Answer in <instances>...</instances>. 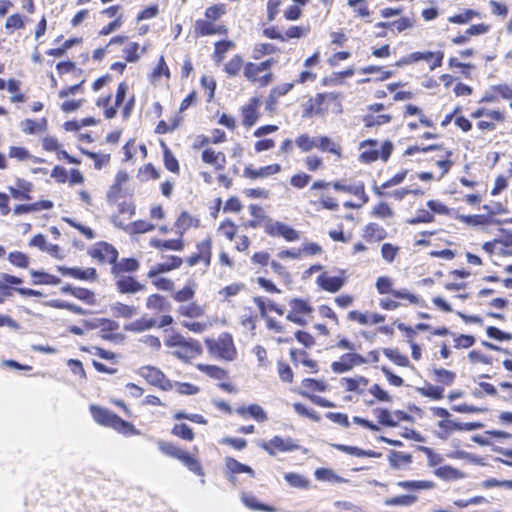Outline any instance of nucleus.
I'll list each match as a JSON object with an SVG mask.
<instances>
[{"instance_id":"864d4df0","label":"nucleus","mask_w":512,"mask_h":512,"mask_svg":"<svg viewBox=\"0 0 512 512\" xmlns=\"http://www.w3.org/2000/svg\"><path fill=\"white\" fill-rule=\"evenodd\" d=\"M162 75H165L167 78L170 76L169 68L163 56L160 57L157 66L151 74V81L155 83Z\"/></svg>"},{"instance_id":"5fc2aeb1","label":"nucleus","mask_w":512,"mask_h":512,"mask_svg":"<svg viewBox=\"0 0 512 512\" xmlns=\"http://www.w3.org/2000/svg\"><path fill=\"white\" fill-rule=\"evenodd\" d=\"M218 231L229 241H232L236 235L237 227L232 221L225 220L220 223Z\"/></svg>"},{"instance_id":"4d7b16f0","label":"nucleus","mask_w":512,"mask_h":512,"mask_svg":"<svg viewBox=\"0 0 512 512\" xmlns=\"http://www.w3.org/2000/svg\"><path fill=\"white\" fill-rule=\"evenodd\" d=\"M399 252V247L390 243H384L381 247L382 258L387 263H392Z\"/></svg>"},{"instance_id":"13d9d810","label":"nucleus","mask_w":512,"mask_h":512,"mask_svg":"<svg viewBox=\"0 0 512 512\" xmlns=\"http://www.w3.org/2000/svg\"><path fill=\"white\" fill-rule=\"evenodd\" d=\"M479 13L475 10H466L462 14L454 15L449 17V22L455 23V24H465L471 21L474 17H478Z\"/></svg>"},{"instance_id":"412c9836","label":"nucleus","mask_w":512,"mask_h":512,"mask_svg":"<svg viewBox=\"0 0 512 512\" xmlns=\"http://www.w3.org/2000/svg\"><path fill=\"white\" fill-rule=\"evenodd\" d=\"M203 162L214 166L215 169H223L226 164V157L222 152H216L211 148H206L202 152Z\"/></svg>"},{"instance_id":"f257e3e1","label":"nucleus","mask_w":512,"mask_h":512,"mask_svg":"<svg viewBox=\"0 0 512 512\" xmlns=\"http://www.w3.org/2000/svg\"><path fill=\"white\" fill-rule=\"evenodd\" d=\"M90 411L94 420L103 426L111 427L124 434H140V431L137 430L134 427V425L127 421H124L118 415L105 408L96 405H91Z\"/></svg>"},{"instance_id":"f8f14e48","label":"nucleus","mask_w":512,"mask_h":512,"mask_svg":"<svg viewBox=\"0 0 512 512\" xmlns=\"http://www.w3.org/2000/svg\"><path fill=\"white\" fill-rule=\"evenodd\" d=\"M91 255L100 262L114 264L117 260L118 252L111 244L101 242L95 246Z\"/></svg>"},{"instance_id":"3c124183","label":"nucleus","mask_w":512,"mask_h":512,"mask_svg":"<svg viewBox=\"0 0 512 512\" xmlns=\"http://www.w3.org/2000/svg\"><path fill=\"white\" fill-rule=\"evenodd\" d=\"M384 355L399 366H408L409 360L406 356L400 354L397 349H384Z\"/></svg>"},{"instance_id":"09e8293b","label":"nucleus","mask_w":512,"mask_h":512,"mask_svg":"<svg viewBox=\"0 0 512 512\" xmlns=\"http://www.w3.org/2000/svg\"><path fill=\"white\" fill-rule=\"evenodd\" d=\"M115 315L124 317V318H132L134 315L137 314V310L134 306L126 305L120 302H117L112 307Z\"/></svg>"},{"instance_id":"603ef678","label":"nucleus","mask_w":512,"mask_h":512,"mask_svg":"<svg viewBox=\"0 0 512 512\" xmlns=\"http://www.w3.org/2000/svg\"><path fill=\"white\" fill-rule=\"evenodd\" d=\"M284 478L291 486L296 488H307L309 485V481L297 473H286Z\"/></svg>"},{"instance_id":"c9c22d12","label":"nucleus","mask_w":512,"mask_h":512,"mask_svg":"<svg viewBox=\"0 0 512 512\" xmlns=\"http://www.w3.org/2000/svg\"><path fill=\"white\" fill-rule=\"evenodd\" d=\"M34 246L47 251L50 255L56 258L60 259L63 257L60 248L54 244H47L45 238L42 235L34 236Z\"/></svg>"},{"instance_id":"393cba45","label":"nucleus","mask_w":512,"mask_h":512,"mask_svg":"<svg viewBox=\"0 0 512 512\" xmlns=\"http://www.w3.org/2000/svg\"><path fill=\"white\" fill-rule=\"evenodd\" d=\"M150 245L154 248L161 250V251H163V250L181 251L184 246L181 238L171 239V240H161V239L153 238L150 240Z\"/></svg>"},{"instance_id":"a878e982","label":"nucleus","mask_w":512,"mask_h":512,"mask_svg":"<svg viewBox=\"0 0 512 512\" xmlns=\"http://www.w3.org/2000/svg\"><path fill=\"white\" fill-rule=\"evenodd\" d=\"M386 230L377 223H369L364 229V237L368 241L379 242L386 238Z\"/></svg>"},{"instance_id":"774afa93","label":"nucleus","mask_w":512,"mask_h":512,"mask_svg":"<svg viewBox=\"0 0 512 512\" xmlns=\"http://www.w3.org/2000/svg\"><path fill=\"white\" fill-rule=\"evenodd\" d=\"M8 258H9V261L17 267L23 268V267H27L29 264L28 257L25 254L18 252V251L11 252L9 254Z\"/></svg>"},{"instance_id":"f03ea898","label":"nucleus","mask_w":512,"mask_h":512,"mask_svg":"<svg viewBox=\"0 0 512 512\" xmlns=\"http://www.w3.org/2000/svg\"><path fill=\"white\" fill-rule=\"evenodd\" d=\"M276 63L273 58L267 59L260 63L248 62L244 65V77L251 83L266 87L274 79L271 67Z\"/></svg>"},{"instance_id":"f3484780","label":"nucleus","mask_w":512,"mask_h":512,"mask_svg":"<svg viewBox=\"0 0 512 512\" xmlns=\"http://www.w3.org/2000/svg\"><path fill=\"white\" fill-rule=\"evenodd\" d=\"M281 166L279 164H271L268 166L260 167L259 169H253L250 166L244 168L243 174L245 177L250 179L266 178L268 176L279 173Z\"/></svg>"},{"instance_id":"69168bd1","label":"nucleus","mask_w":512,"mask_h":512,"mask_svg":"<svg viewBox=\"0 0 512 512\" xmlns=\"http://www.w3.org/2000/svg\"><path fill=\"white\" fill-rule=\"evenodd\" d=\"M198 368L215 379H223L225 371L214 365H198Z\"/></svg>"},{"instance_id":"8fccbe9b","label":"nucleus","mask_w":512,"mask_h":512,"mask_svg":"<svg viewBox=\"0 0 512 512\" xmlns=\"http://www.w3.org/2000/svg\"><path fill=\"white\" fill-rule=\"evenodd\" d=\"M157 322L154 319H141L131 323L127 329L133 332H142L156 327Z\"/></svg>"},{"instance_id":"6e6d98bb","label":"nucleus","mask_w":512,"mask_h":512,"mask_svg":"<svg viewBox=\"0 0 512 512\" xmlns=\"http://www.w3.org/2000/svg\"><path fill=\"white\" fill-rule=\"evenodd\" d=\"M371 214L374 217L385 219L394 215L393 210L385 202H381L373 207Z\"/></svg>"},{"instance_id":"9d476101","label":"nucleus","mask_w":512,"mask_h":512,"mask_svg":"<svg viewBox=\"0 0 512 512\" xmlns=\"http://www.w3.org/2000/svg\"><path fill=\"white\" fill-rule=\"evenodd\" d=\"M23 282V280L19 277L12 276L9 274H4L2 276V279L0 280V295L3 296H11L13 290L19 292L22 295L25 296H31L32 295V289H22L14 287L16 285H19Z\"/></svg>"},{"instance_id":"b1692460","label":"nucleus","mask_w":512,"mask_h":512,"mask_svg":"<svg viewBox=\"0 0 512 512\" xmlns=\"http://www.w3.org/2000/svg\"><path fill=\"white\" fill-rule=\"evenodd\" d=\"M139 268V263L134 258H123L115 262L112 267L114 276L123 275L124 272H134Z\"/></svg>"},{"instance_id":"1a4fd4ad","label":"nucleus","mask_w":512,"mask_h":512,"mask_svg":"<svg viewBox=\"0 0 512 512\" xmlns=\"http://www.w3.org/2000/svg\"><path fill=\"white\" fill-rule=\"evenodd\" d=\"M366 363V359L356 353H347L340 357L338 361L332 363L331 368L335 373H344L353 367Z\"/></svg>"},{"instance_id":"4468645a","label":"nucleus","mask_w":512,"mask_h":512,"mask_svg":"<svg viewBox=\"0 0 512 512\" xmlns=\"http://www.w3.org/2000/svg\"><path fill=\"white\" fill-rule=\"evenodd\" d=\"M202 352L201 344L193 339H186L181 347L175 350L174 354L183 360H189L200 355Z\"/></svg>"},{"instance_id":"bf43d9fd","label":"nucleus","mask_w":512,"mask_h":512,"mask_svg":"<svg viewBox=\"0 0 512 512\" xmlns=\"http://www.w3.org/2000/svg\"><path fill=\"white\" fill-rule=\"evenodd\" d=\"M397 486L408 490L430 489L433 484L428 481H400Z\"/></svg>"},{"instance_id":"a18cd8bd","label":"nucleus","mask_w":512,"mask_h":512,"mask_svg":"<svg viewBox=\"0 0 512 512\" xmlns=\"http://www.w3.org/2000/svg\"><path fill=\"white\" fill-rule=\"evenodd\" d=\"M276 50V47L270 43H258L253 48L252 57L258 60L265 55L274 53Z\"/></svg>"},{"instance_id":"72a5a7b5","label":"nucleus","mask_w":512,"mask_h":512,"mask_svg":"<svg viewBox=\"0 0 512 512\" xmlns=\"http://www.w3.org/2000/svg\"><path fill=\"white\" fill-rule=\"evenodd\" d=\"M376 413H377V418H378L379 423H381L385 426H389V427L397 426V424L400 420V415H402V412L398 411L395 413V416H396V418H395L394 415L386 409L376 410Z\"/></svg>"},{"instance_id":"9b49d317","label":"nucleus","mask_w":512,"mask_h":512,"mask_svg":"<svg viewBox=\"0 0 512 512\" xmlns=\"http://www.w3.org/2000/svg\"><path fill=\"white\" fill-rule=\"evenodd\" d=\"M443 57H444V53L442 51L414 52V53L410 54L407 59L401 61L398 65H400L401 63L408 64L411 62H418V61L424 60L427 62H432L430 69L433 70L436 67H439L442 65Z\"/></svg>"},{"instance_id":"0e129e2a","label":"nucleus","mask_w":512,"mask_h":512,"mask_svg":"<svg viewBox=\"0 0 512 512\" xmlns=\"http://www.w3.org/2000/svg\"><path fill=\"white\" fill-rule=\"evenodd\" d=\"M8 156L18 161H27L30 158V153L26 148L11 146L9 148Z\"/></svg>"},{"instance_id":"20e7f679","label":"nucleus","mask_w":512,"mask_h":512,"mask_svg":"<svg viewBox=\"0 0 512 512\" xmlns=\"http://www.w3.org/2000/svg\"><path fill=\"white\" fill-rule=\"evenodd\" d=\"M206 344L212 354L222 359L232 361L236 356L233 339L228 334H222L217 341L206 340Z\"/></svg>"},{"instance_id":"c03bdc74","label":"nucleus","mask_w":512,"mask_h":512,"mask_svg":"<svg viewBox=\"0 0 512 512\" xmlns=\"http://www.w3.org/2000/svg\"><path fill=\"white\" fill-rule=\"evenodd\" d=\"M172 434L186 441H192L194 439L192 429L184 423L175 424L172 428Z\"/></svg>"},{"instance_id":"e433bc0d","label":"nucleus","mask_w":512,"mask_h":512,"mask_svg":"<svg viewBox=\"0 0 512 512\" xmlns=\"http://www.w3.org/2000/svg\"><path fill=\"white\" fill-rule=\"evenodd\" d=\"M241 500L244 503V505L251 510H259V511H265V512H274L275 511V509L273 507L258 503L257 499L250 494H245V493L242 494Z\"/></svg>"},{"instance_id":"a19ab883","label":"nucleus","mask_w":512,"mask_h":512,"mask_svg":"<svg viewBox=\"0 0 512 512\" xmlns=\"http://www.w3.org/2000/svg\"><path fill=\"white\" fill-rule=\"evenodd\" d=\"M394 281L388 276H381L376 280L375 286L379 294H392L395 291L393 289Z\"/></svg>"},{"instance_id":"2eb2a0df","label":"nucleus","mask_w":512,"mask_h":512,"mask_svg":"<svg viewBox=\"0 0 512 512\" xmlns=\"http://www.w3.org/2000/svg\"><path fill=\"white\" fill-rule=\"evenodd\" d=\"M116 286L121 293H137L145 289V286L131 276H115Z\"/></svg>"},{"instance_id":"338daca9","label":"nucleus","mask_w":512,"mask_h":512,"mask_svg":"<svg viewBox=\"0 0 512 512\" xmlns=\"http://www.w3.org/2000/svg\"><path fill=\"white\" fill-rule=\"evenodd\" d=\"M225 13L224 5H213L205 10V17L208 20L216 21Z\"/></svg>"},{"instance_id":"ea45409f","label":"nucleus","mask_w":512,"mask_h":512,"mask_svg":"<svg viewBox=\"0 0 512 512\" xmlns=\"http://www.w3.org/2000/svg\"><path fill=\"white\" fill-rule=\"evenodd\" d=\"M341 381L345 385L347 391L358 393H362V391L359 390V386H366L369 382L368 379L362 376H357L355 378H342Z\"/></svg>"},{"instance_id":"052dcab7","label":"nucleus","mask_w":512,"mask_h":512,"mask_svg":"<svg viewBox=\"0 0 512 512\" xmlns=\"http://www.w3.org/2000/svg\"><path fill=\"white\" fill-rule=\"evenodd\" d=\"M194 286L188 284L183 289L173 294V298L180 303L187 302L194 297Z\"/></svg>"},{"instance_id":"58836bf2","label":"nucleus","mask_w":512,"mask_h":512,"mask_svg":"<svg viewBox=\"0 0 512 512\" xmlns=\"http://www.w3.org/2000/svg\"><path fill=\"white\" fill-rule=\"evenodd\" d=\"M243 67V58L240 55H234L224 66L228 76H237Z\"/></svg>"},{"instance_id":"cd10ccee","label":"nucleus","mask_w":512,"mask_h":512,"mask_svg":"<svg viewBox=\"0 0 512 512\" xmlns=\"http://www.w3.org/2000/svg\"><path fill=\"white\" fill-rule=\"evenodd\" d=\"M114 223L116 226L123 228L125 231H127L130 234L145 233V232L151 231L155 228V226L153 224H151L145 220L135 221L126 226H123V224L121 222L118 223V222L114 221Z\"/></svg>"},{"instance_id":"79ce46f5","label":"nucleus","mask_w":512,"mask_h":512,"mask_svg":"<svg viewBox=\"0 0 512 512\" xmlns=\"http://www.w3.org/2000/svg\"><path fill=\"white\" fill-rule=\"evenodd\" d=\"M417 501V497L414 495H400L385 500L387 506H411Z\"/></svg>"},{"instance_id":"aec40b11","label":"nucleus","mask_w":512,"mask_h":512,"mask_svg":"<svg viewBox=\"0 0 512 512\" xmlns=\"http://www.w3.org/2000/svg\"><path fill=\"white\" fill-rule=\"evenodd\" d=\"M258 104L257 98H252L250 102L242 108L243 125L246 127L253 126L258 120Z\"/></svg>"},{"instance_id":"4c0bfd02","label":"nucleus","mask_w":512,"mask_h":512,"mask_svg":"<svg viewBox=\"0 0 512 512\" xmlns=\"http://www.w3.org/2000/svg\"><path fill=\"white\" fill-rule=\"evenodd\" d=\"M315 477L319 481L337 482L342 483L345 480L338 476L332 469L318 468L315 471Z\"/></svg>"},{"instance_id":"bb28decb","label":"nucleus","mask_w":512,"mask_h":512,"mask_svg":"<svg viewBox=\"0 0 512 512\" xmlns=\"http://www.w3.org/2000/svg\"><path fill=\"white\" fill-rule=\"evenodd\" d=\"M235 43L231 40L218 41L214 44L213 59L220 64L226 57V53L234 49Z\"/></svg>"},{"instance_id":"7c9ffc66","label":"nucleus","mask_w":512,"mask_h":512,"mask_svg":"<svg viewBox=\"0 0 512 512\" xmlns=\"http://www.w3.org/2000/svg\"><path fill=\"white\" fill-rule=\"evenodd\" d=\"M64 292L71 293L74 297L86 302L89 305L95 304V295L92 291L84 289V288H73L70 286H66L63 288Z\"/></svg>"},{"instance_id":"dca6fc26","label":"nucleus","mask_w":512,"mask_h":512,"mask_svg":"<svg viewBox=\"0 0 512 512\" xmlns=\"http://www.w3.org/2000/svg\"><path fill=\"white\" fill-rule=\"evenodd\" d=\"M58 270L64 276H69L80 280H96L97 278V273L94 268L82 269L78 267L68 268L64 266H59Z\"/></svg>"},{"instance_id":"a211bd4d","label":"nucleus","mask_w":512,"mask_h":512,"mask_svg":"<svg viewBox=\"0 0 512 512\" xmlns=\"http://www.w3.org/2000/svg\"><path fill=\"white\" fill-rule=\"evenodd\" d=\"M316 282L322 289L332 293L339 291L345 283L343 278L328 276L326 273L318 276Z\"/></svg>"},{"instance_id":"7ed1b4c3","label":"nucleus","mask_w":512,"mask_h":512,"mask_svg":"<svg viewBox=\"0 0 512 512\" xmlns=\"http://www.w3.org/2000/svg\"><path fill=\"white\" fill-rule=\"evenodd\" d=\"M157 446L163 454L178 459L193 473L197 475H204L199 461L172 442L160 440L157 442Z\"/></svg>"},{"instance_id":"0eeeda50","label":"nucleus","mask_w":512,"mask_h":512,"mask_svg":"<svg viewBox=\"0 0 512 512\" xmlns=\"http://www.w3.org/2000/svg\"><path fill=\"white\" fill-rule=\"evenodd\" d=\"M259 446L271 456H274L276 451L291 452L299 448L292 438H281L280 436H274L268 442L262 441Z\"/></svg>"},{"instance_id":"473e14b6","label":"nucleus","mask_w":512,"mask_h":512,"mask_svg":"<svg viewBox=\"0 0 512 512\" xmlns=\"http://www.w3.org/2000/svg\"><path fill=\"white\" fill-rule=\"evenodd\" d=\"M225 465H226L227 470L231 474L248 473L252 477H254V471L250 466H248L246 464H242V463L238 462L237 460H235L234 458L227 457L225 460Z\"/></svg>"},{"instance_id":"39448f33","label":"nucleus","mask_w":512,"mask_h":512,"mask_svg":"<svg viewBox=\"0 0 512 512\" xmlns=\"http://www.w3.org/2000/svg\"><path fill=\"white\" fill-rule=\"evenodd\" d=\"M291 310L286 316L287 320L304 326L307 323L305 316L310 315L313 311L309 303L303 299L294 298L290 301Z\"/></svg>"},{"instance_id":"2f4dec72","label":"nucleus","mask_w":512,"mask_h":512,"mask_svg":"<svg viewBox=\"0 0 512 512\" xmlns=\"http://www.w3.org/2000/svg\"><path fill=\"white\" fill-rule=\"evenodd\" d=\"M389 464L394 469H401L411 462V455L399 451H392L388 457Z\"/></svg>"},{"instance_id":"680f3d73","label":"nucleus","mask_w":512,"mask_h":512,"mask_svg":"<svg viewBox=\"0 0 512 512\" xmlns=\"http://www.w3.org/2000/svg\"><path fill=\"white\" fill-rule=\"evenodd\" d=\"M334 447L342 452H345L347 454L357 456V457H366V456H372V452L364 451L358 447L355 446H347L342 444H335Z\"/></svg>"},{"instance_id":"c85d7f7f","label":"nucleus","mask_w":512,"mask_h":512,"mask_svg":"<svg viewBox=\"0 0 512 512\" xmlns=\"http://www.w3.org/2000/svg\"><path fill=\"white\" fill-rule=\"evenodd\" d=\"M197 254L206 266L210 265L212 258V240L210 237L205 238L197 244Z\"/></svg>"},{"instance_id":"49530a36","label":"nucleus","mask_w":512,"mask_h":512,"mask_svg":"<svg viewBox=\"0 0 512 512\" xmlns=\"http://www.w3.org/2000/svg\"><path fill=\"white\" fill-rule=\"evenodd\" d=\"M433 373L436 377L437 382H441L445 385H451L456 377V374L452 371L446 370L444 368H435Z\"/></svg>"},{"instance_id":"ddd939ff","label":"nucleus","mask_w":512,"mask_h":512,"mask_svg":"<svg viewBox=\"0 0 512 512\" xmlns=\"http://www.w3.org/2000/svg\"><path fill=\"white\" fill-rule=\"evenodd\" d=\"M195 32L200 36L226 35L228 30L224 25L214 24L212 20L199 19L195 22Z\"/></svg>"},{"instance_id":"6e6552de","label":"nucleus","mask_w":512,"mask_h":512,"mask_svg":"<svg viewBox=\"0 0 512 512\" xmlns=\"http://www.w3.org/2000/svg\"><path fill=\"white\" fill-rule=\"evenodd\" d=\"M265 232L270 236H281L290 242L296 241L300 238L299 232L294 228L282 222H272L270 219L265 225Z\"/></svg>"},{"instance_id":"423d86ee","label":"nucleus","mask_w":512,"mask_h":512,"mask_svg":"<svg viewBox=\"0 0 512 512\" xmlns=\"http://www.w3.org/2000/svg\"><path fill=\"white\" fill-rule=\"evenodd\" d=\"M139 374L146 379L151 385L157 386L160 389L167 391L173 388V384L167 379L164 373L156 367L144 366L139 370Z\"/></svg>"},{"instance_id":"5701e85b","label":"nucleus","mask_w":512,"mask_h":512,"mask_svg":"<svg viewBox=\"0 0 512 512\" xmlns=\"http://www.w3.org/2000/svg\"><path fill=\"white\" fill-rule=\"evenodd\" d=\"M199 224V220L193 217L188 212H182L178 219L175 222V227L177 228V233L182 236L185 231L192 227H197Z\"/></svg>"},{"instance_id":"de8ad7c7","label":"nucleus","mask_w":512,"mask_h":512,"mask_svg":"<svg viewBox=\"0 0 512 512\" xmlns=\"http://www.w3.org/2000/svg\"><path fill=\"white\" fill-rule=\"evenodd\" d=\"M295 143L303 152H308L316 147L317 137L311 138L307 134H301L297 137Z\"/></svg>"},{"instance_id":"e2e57ef3","label":"nucleus","mask_w":512,"mask_h":512,"mask_svg":"<svg viewBox=\"0 0 512 512\" xmlns=\"http://www.w3.org/2000/svg\"><path fill=\"white\" fill-rule=\"evenodd\" d=\"M364 121H365V124L367 127L380 126V125L389 123L391 121V116L388 114L377 115V116L367 115L364 118Z\"/></svg>"},{"instance_id":"f704fd0d","label":"nucleus","mask_w":512,"mask_h":512,"mask_svg":"<svg viewBox=\"0 0 512 512\" xmlns=\"http://www.w3.org/2000/svg\"><path fill=\"white\" fill-rule=\"evenodd\" d=\"M178 313L185 317L198 318L204 314V309L195 302H190L181 304L178 308Z\"/></svg>"},{"instance_id":"c756f323","label":"nucleus","mask_w":512,"mask_h":512,"mask_svg":"<svg viewBox=\"0 0 512 512\" xmlns=\"http://www.w3.org/2000/svg\"><path fill=\"white\" fill-rule=\"evenodd\" d=\"M316 148H319L322 151H328L332 154H335L338 158L341 157L340 145L333 142L330 138L326 136L317 137Z\"/></svg>"},{"instance_id":"37998d69","label":"nucleus","mask_w":512,"mask_h":512,"mask_svg":"<svg viewBox=\"0 0 512 512\" xmlns=\"http://www.w3.org/2000/svg\"><path fill=\"white\" fill-rule=\"evenodd\" d=\"M7 90L12 94L11 101L20 103L25 101V96L20 92V83L15 79H10L7 82Z\"/></svg>"},{"instance_id":"4be33fe9","label":"nucleus","mask_w":512,"mask_h":512,"mask_svg":"<svg viewBox=\"0 0 512 512\" xmlns=\"http://www.w3.org/2000/svg\"><path fill=\"white\" fill-rule=\"evenodd\" d=\"M146 307L157 312H168L171 310L170 302L160 294H152L146 299Z\"/></svg>"},{"instance_id":"6ab92c4d","label":"nucleus","mask_w":512,"mask_h":512,"mask_svg":"<svg viewBox=\"0 0 512 512\" xmlns=\"http://www.w3.org/2000/svg\"><path fill=\"white\" fill-rule=\"evenodd\" d=\"M10 195L18 201L30 199L31 184L28 181L17 179L14 186L9 187Z\"/></svg>"}]
</instances>
